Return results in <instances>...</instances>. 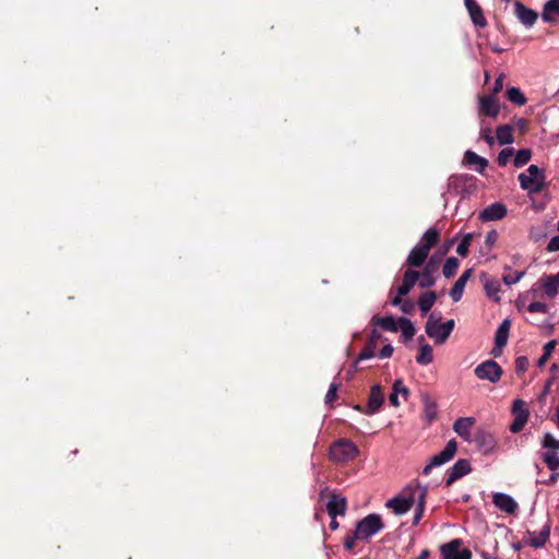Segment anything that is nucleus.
Segmentation results:
<instances>
[{
    "instance_id": "09e8293b",
    "label": "nucleus",
    "mask_w": 559,
    "mask_h": 559,
    "mask_svg": "<svg viewBox=\"0 0 559 559\" xmlns=\"http://www.w3.org/2000/svg\"><path fill=\"white\" fill-rule=\"evenodd\" d=\"M514 154V148L513 147H506L503 148L499 154H498V158H497V163L499 166L503 167L506 166L510 158L513 156Z\"/></svg>"
},
{
    "instance_id": "3c124183",
    "label": "nucleus",
    "mask_w": 559,
    "mask_h": 559,
    "mask_svg": "<svg viewBox=\"0 0 559 559\" xmlns=\"http://www.w3.org/2000/svg\"><path fill=\"white\" fill-rule=\"evenodd\" d=\"M530 366V360L526 356H519L515 359V372L518 376L523 374Z\"/></svg>"
},
{
    "instance_id": "473e14b6",
    "label": "nucleus",
    "mask_w": 559,
    "mask_h": 559,
    "mask_svg": "<svg viewBox=\"0 0 559 559\" xmlns=\"http://www.w3.org/2000/svg\"><path fill=\"white\" fill-rule=\"evenodd\" d=\"M497 141L500 145L511 144L513 142L512 127L502 124L497 128Z\"/></svg>"
},
{
    "instance_id": "4468645a",
    "label": "nucleus",
    "mask_w": 559,
    "mask_h": 559,
    "mask_svg": "<svg viewBox=\"0 0 559 559\" xmlns=\"http://www.w3.org/2000/svg\"><path fill=\"white\" fill-rule=\"evenodd\" d=\"M542 287L540 298L552 299L557 296L559 282L558 276L554 274L544 275L538 280V286Z\"/></svg>"
},
{
    "instance_id": "b1692460",
    "label": "nucleus",
    "mask_w": 559,
    "mask_h": 559,
    "mask_svg": "<svg viewBox=\"0 0 559 559\" xmlns=\"http://www.w3.org/2000/svg\"><path fill=\"white\" fill-rule=\"evenodd\" d=\"M428 255L429 253L417 245L411 250L406 259V264L408 265V269L414 270L415 267L423 266L426 260L428 259Z\"/></svg>"
},
{
    "instance_id": "5fc2aeb1",
    "label": "nucleus",
    "mask_w": 559,
    "mask_h": 559,
    "mask_svg": "<svg viewBox=\"0 0 559 559\" xmlns=\"http://www.w3.org/2000/svg\"><path fill=\"white\" fill-rule=\"evenodd\" d=\"M392 388H393V391L397 392L399 394H402L404 400H407V397L409 396L411 392H409L408 388H406L404 385V383L401 379L395 380Z\"/></svg>"
},
{
    "instance_id": "603ef678",
    "label": "nucleus",
    "mask_w": 559,
    "mask_h": 559,
    "mask_svg": "<svg viewBox=\"0 0 559 559\" xmlns=\"http://www.w3.org/2000/svg\"><path fill=\"white\" fill-rule=\"evenodd\" d=\"M542 445L543 448L554 449L555 451H557L559 450V440H556L551 433H546L544 436Z\"/></svg>"
},
{
    "instance_id": "de8ad7c7",
    "label": "nucleus",
    "mask_w": 559,
    "mask_h": 559,
    "mask_svg": "<svg viewBox=\"0 0 559 559\" xmlns=\"http://www.w3.org/2000/svg\"><path fill=\"white\" fill-rule=\"evenodd\" d=\"M416 493V491L419 492L418 497H415V503H417V507H420V509H425L426 506V498L428 493L427 487H420L419 485L416 486L414 489H412Z\"/></svg>"
},
{
    "instance_id": "e2e57ef3",
    "label": "nucleus",
    "mask_w": 559,
    "mask_h": 559,
    "mask_svg": "<svg viewBox=\"0 0 559 559\" xmlns=\"http://www.w3.org/2000/svg\"><path fill=\"white\" fill-rule=\"evenodd\" d=\"M547 251H549V252L559 251V235L555 236L550 239V241L547 245Z\"/></svg>"
},
{
    "instance_id": "7c9ffc66",
    "label": "nucleus",
    "mask_w": 559,
    "mask_h": 559,
    "mask_svg": "<svg viewBox=\"0 0 559 559\" xmlns=\"http://www.w3.org/2000/svg\"><path fill=\"white\" fill-rule=\"evenodd\" d=\"M437 300V294L432 290L421 294L418 298V307L421 311V316L427 314Z\"/></svg>"
},
{
    "instance_id": "37998d69",
    "label": "nucleus",
    "mask_w": 559,
    "mask_h": 559,
    "mask_svg": "<svg viewBox=\"0 0 559 559\" xmlns=\"http://www.w3.org/2000/svg\"><path fill=\"white\" fill-rule=\"evenodd\" d=\"M556 345H557V342L555 340L549 341L547 344H545L544 354L537 361L538 367H543L548 361L549 357L551 356L552 352L555 350Z\"/></svg>"
},
{
    "instance_id": "c756f323",
    "label": "nucleus",
    "mask_w": 559,
    "mask_h": 559,
    "mask_svg": "<svg viewBox=\"0 0 559 559\" xmlns=\"http://www.w3.org/2000/svg\"><path fill=\"white\" fill-rule=\"evenodd\" d=\"M474 442L478 448L484 449L485 452L489 451L495 445V439L491 433L479 429L474 436Z\"/></svg>"
},
{
    "instance_id": "58836bf2",
    "label": "nucleus",
    "mask_w": 559,
    "mask_h": 559,
    "mask_svg": "<svg viewBox=\"0 0 559 559\" xmlns=\"http://www.w3.org/2000/svg\"><path fill=\"white\" fill-rule=\"evenodd\" d=\"M485 290L489 298H492L496 301L500 300L499 292H500V283L497 280L487 281L485 283Z\"/></svg>"
},
{
    "instance_id": "0eeeda50",
    "label": "nucleus",
    "mask_w": 559,
    "mask_h": 559,
    "mask_svg": "<svg viewBox=\"0 0 559 559\" xmlns=\"http://www.w3.org/2000/svg\"><path fill=\"white\" fill-rule=\"evenodd\" d=\"M474 373L479 380H487L491 383H497L500 381L503 370L497 361L488 359L479 364L474 369Z\"/></svg>"
},
{
    "instance_id": "052dcab7",
    "label": "nucleus",
    "mask_w": 559,
    "mask_h": 559,
    "mask_svg": "<svg viewBox=\"0 0 559 559\" xmlns=\"http://www.w3.org/2000/svg\"><path fill=\"white\" fill-rule=\"evenodd\" d=\"M514 126L519 129L521 133H526L528 130V122L524 118H518L514 120Z\"/></svg>"
},
{
    "instance_id": "69168bd1",
    "label": "nucleus",
    "mask_w": 559,
    "mask_h": 559,
    "mask_svg": "<svg viewBox=\"0 0 559 559\" xmlns=\"http://www.w3.org/2000/svg\"><path fill=\"white\" fill-rule=\"evenodd\" d=\"M481 138L489 144L492 145L495 142L493 136L491 135L490 129H485L481 131Z\"/></svg>"
},
{
    "instance_id": "bb28decb",
    "label": "nucleus",
    "mask_w": 559,
    "mask_h": 559,
    "mask_svg": "<svg viewBox=\"0 0 559 559\" xmlns=\"http://www.w3.org/2000/svg\"><path fill=\"white\" fill-rule=\"evenodd\" d=\"M542 19L545 22L559 23V0H549L544 4Z\"/></svg>"
},
{
    "instance_id": "49530a36",
    "label": "nucleus",
    "mask_w": 559,
    "mask_h": 559,
    "mask_svg": "<svg viewBox=\"0 0 559 559\" xmlns=\"http://www.w3.org/2000/svg\"><path fill=\"white\" fill-rule=\"evenodd\" d=\"M508 270H509V272L503 274L502 280H503L504 284L509 285V286L518 283L525 275L524 271L510 272L509 267H508Z\"/></svg>"
},
{
    "instance_id": "a19ab883",
    "label": "nucleus",
    "mask_w": 559,
    "mask_h": 559,
    "mask_svg": "<svg viewBox=\"0 0 559 559\" xmlns=\"http://www.w3.org/2000/svg\"><path fill=\"white\" fill-rule=\"evenodd\" d=\"M532 157V152L528 148L519 150L515 154L513 164L515 167H522L526 165Z\"/></svg>"
},
{
    "instance_id": "a18cd8bd",
    "label": "nucleus",
    "mask_w": 559,
    "mask_h": 559,
    "mask_svg": "<svg viewBox=\"0 0 559 559\" xmlns=\"http://www.w3.org/2000/svg\"><path fill=\"white\" fill-rule=\"evenodd\" d=\"M526 310L531 313H535V312L547 313L549 311V307L547 304L542 302L539 300H532L527 305Z\"/></svg>"
},
{
    "instance_id": "1a4fd4ad",
    "label": "nucleus",
    "mask_w": 559,
    "mask_h": 559,
    "mask_svg": "<svg viewBox=\"0 0 559 559\" xmlns=\"http://www.w3.org/2000/svg\"><path fill=\"white\" fill-rule=\"evenodd\" d=\"M463 542L460 538L452 539L440 546L442 559H472L469 549H461Z\"/></svg>"
},
{
    "instance_id": "f03ea898",
    "label": "nucleus",
    "mask_w": 559,
    "mask_h": 559,
    "mask_svg": "<svg viewBox=\"0 0 559 559\" xmlns=\"http://www.w3.org/2000/svg\"><path fill=\"white\" fill-rule=\"evenodd\" d=\"M359 454L357 445L349 439H338L330 447V459L335 463H346L355 460Z\"/></svg>"
},
{
    "instance_id": "39448f33",
    "label": "nucleus",
    "mask_w": 559,
    "mask_h": 559,
    "mask_svg": "<svg viewBox=\"0 0 559 559\" xmlns=\"http://www.w3.org/2000/svg\"><path fill=\"white\" fill-rule=\"evenodd\" d=\"M415 504V492L411 487H407L403 495H399L386 501L385 507L391 509L396 515L407 513Z\"/></svg>"
},
{
    "instance_id": "338daca9",
    "label": "nucleus",
    "mask_w": 559,
    "mask_h": 559,
    "mask_svg": "<svg viewBox=\"0 0 559 559\" xmlns=\"http://www.w3.org/2000/svg\"><path fill=\"white\" fill-rule=\"evenodd\" d=\"M400 309L402 312L409 314V313H412V311L414 309V305L409 301L402 300V302L400 305Z\"/></svg>"
},
{
    "instance_id": "774afa93",
    "label": "nucleus",
    "mask_w": 559,
    "mask_h": 559,
    "mask_svg": "<svg viewBox=\"0 0 559 559\" xmlns=\"http://www.w3.org/2000/svg\"><path fill=\"white\" fill-rule=\"evenodd\" d=\"M389 402L393 407H399L400 406L399 393L392 390V392L389 395Z\"/></svg>"
},
{
    "instance_id": "2eb2a0df",
    "label": "nucleus",
    "mask_w": 559,
    "mask_h": 559,
    "mask_svg": "<svg viewBox=\"0 0 559 559\" xmlns=\"http://www.w3.org/2000/svg\"><path fill=\"white\" fill-rule=\"evenodd\" d=\"M347 510V500L337 493H331L326 503V512L330 518L344 515Z\"/></svg>"
},
{
    "instance_id": "ea45409f",
    "label": "nucleus",
    "mask_w": 559,
    "mask_h": 559,
    "mask_svg": "<svg viewBox=\"0 0 559 559\" xmlns=\"http://www.w3.org/2000/svg\"><path fill=\"white\" fill-rule=\"evenodd\" d=\"M527 419H528V414H525L524 412H521V414H518V416H514V419L510 426L511 432H513V433L520 432L526 425Z\"/></svg>"
},
{
    "instance_id": "7ed1b4c3",
    "label": "nucleus",
    "mask_w": 559,
    "mask_h": 559,
    "mask_svg": "<svg viewBox=\"0 0 559 559\" xmlns=\"http://www.w3.org/2000/svg\"><path fill=\"white\" fill-rule=\"evenodd\" d=\"M440 261H441V257H438V254L435 253L428 259L427 262H425L421 271L407 269L405 272L416 273L418 286L420 288H429L436 284V281H437L436 273L439 270Z\"/></svg>"
},
{
    "instance_id": "423d86ee",
    "label": "nucleus",
    "mask_w": 559,
    "mask_h": 559,
    "mask_svg": "<svg viewBox=\"0 0 559 559\" xmlns=\"http://www.w3.org/2000/svg\"><path fill=\"white\" fill-rule=\"evenodd\" d=\"M417 283V275L414 272H404L402 284L394 288L392 287L390 289L389 296H390V304L392 306H399L402 302V298L406 296L415 286Z\"/></svg>"
},
{
    "instance_id": "c03bdc74",
    "label": "nucleus",
    "mask_w": 559,
    "mask_h": 559,
    "mask_svg": "<svg viewBox=\"0 0 559 559\" xmlns=\"http://www.w3.org/2000/svg\"><path fill=\"white\" fill-rule=\"evenodd\" d=\"M473 237H474L473 234L464 235V237L461 239L460 243L457 245V248H456L457 254H460L461 257L467 255L468 248L471 246V241H472Z\"/></svg>"
},
{
    "instance_id": "a878e982",
    "label": "nucleus",
    "mask_w": 559,
    "mask_h": 559,
    "mask_svg": "<svg viewBox=\"0 0 559 559\" xmlns=\"http://www.w3.org/2000/svg\"><path fill=\"white\" fill-rule=\"evenodd\" d=\"M439 240L440 230L436 227H431L423 235L418 246L429 253L431 248L435 247Z\"/></svg>"
},
{
    "instance_id": "864d4df0",
    "label": "nucleus",
    "mask_w": 559,
    "mask_h": 559,
    "mask_svg": "<svg viewBox=\"0 0 559 559\" xmlns=\"http://www.w3.org/2000/svg\"><path fill=\"white\" fill-rule=\"evenodd\" d=\"M377 346L372 345L371 343L367 342L362 350L358 355V360H365L369 359L374 356V349Z\"/></svg>"
},
{
    "instance_id": "2f4dec72",
    "label": "nucleus",
    "mask_w": 559,
    "mask_h": 559,
    "mask_svg": "<svg viewBox=\"0 0 559 559\" xmlns=\"http://www.w3.org/2000/svg\"><path fill=\"white\" fill-rule=\"evenodd\" d=\"M421 401L424 404V414L426 419L430 423L437 417V403L436 401L427 393L421 395Z\"/></svg>"
},
{
    "instance_id": "4c0bfd02",
    "label": "nucleus",
    "mask_w": 559,
    "mask_h": 559,
    "mask_svg": "<svg viewBox=\"0 0 559 559\" xmlns=\"http://www.w3.org/2000/svg\"><path fill=\"white\" fill-rule=\"evenodd\" d=\"M538 286V281L536 283H534L531 287L530 290H527L525 293L524 296H522L519 301H518V307L519 309L521 308V306H524L525 301L528 300L530 298L531 299H536V298H540V294H542V287H537Z\"/></svg>"
},
{
    "instance_id": "a211bd4d",
    "label": "nucleus",
    "mask_w": 559,
    "mask_h": 559,
    "mask_svg": "<svg viewBox=\"0 0 559 559\" xmlns=\"http://www.w3.org/2000/svg\"><path fill=\"white\" fill-rule=\"evenodd\" d=\"M507 215V206L500 202L492 203L485 207L480 214L479 219L483 222L498 221Z\"/></svg>"
},
{
    "instance_id": "f8f14e48",
    "label": "nucleus",
    "mask_w": 559,
    "mask_h": 559,
    "mask_svg": "<svg viewBox=\"0 0 559 559\" xmlns=\"http://www.w3.org/2000/svg\"><path fill=\"white\" fill-rule=\"evenodd\" d=\"M510 326L511 322L509 319H504L498 326L495 334V347L491 352L495 357H499L501 355L502 348L507 345Z\"/></svg>"
},
{
    "instance_id": "0e129e2a",
    "label": "nucleus",
    "mask_w": 559,
    "mask_h": 559,
    "mask_svg": "<svg viewBox=\"0 0 559 559\" xmlns=\"http://www.w3.org/2000/svg\"><path fill=\"white\" fill-rule=\"evenodd\" d=\"M382 338V334L377 330L373 329L370 333L368 342L372 345L377 346L378 342Z\"/></svg>"
},
{
    "instance_id": "13d9d810",
    "label": "nucleus",
    "mask_w": 559,
    "mask_h": 559,
    "mask_svg": "<svg viewBox=\"0 0 559 559\" xmlns=\"http://www.w3.org/2000/svg\"><path fill=\"white\" fill-rule=\"evenodd\" d=\"M521 412L530 415L528 409L525 406V402L522 400H515L512 405V413L514 416H518Z\"/></svg>"
},
{
    "instance_id": "5701e85b",
    "label": "nucleus",
    "mask_w": 559,
    "mask_h": 559,
    "mask_svg": "<svg viewBox=\"0 0 559 559\" xmlns=\"http://www.w3.org/2000/svg\"><path fill=\"white\" fill-rule=\"evenodd\" d=\"M472 272L473 271L471 269L465 270L461 274V276L456 280L454 285L452 286V288L450 290V296L454 302H457L461 300L465 285H466L467 281L469 280V277L472 276Z\"/></svg>"
},
{
    "instance_id": "20e7f679",
    "label": "nucleus",
    "mask_w": 559,
    "mask_h": 559,
    "mask_svg": "<svg viewBox=\"0 0 559 559\" xmlns=\"http://www.w3.org/2000/svg\"><path fill=\"white\" fill-rule=\"evenodd\" d=\"M384 524L379 514L371 513L356 523V537L360 540H369L371 536L383 530Z\"/></svg>"
},
{
    "instance_id": "412c9836",
    "label": "nucleus",
    "mask_w": 559,
    "mask_h": 559,
    "mask_svg": "<svg viewBox=\"0 0 559 559\" xmlns=\"http://www.w3.org/2000/svg\"><path fill=\"white\" fill-rule=\"evenodd\" d=\"M464 3L474 25L481 28L487 26V20L484 15L483 9L476 0H464Z\"/></svg>"
},
{
    "instance_id": "f257e3e1",
    "label": "nucleus",
    "mask_w": 559,
    "mask_h": 559,
    "mask_svg": "<svg viewBox=\"0 0 559 559\" xmlns=\"http://www.w3.org/2000/svg\"><path fill=\"white\" fill-rule=\"evenodd\" d=\"M545 180V173L537 165H530L527 174L522 173L519 175L521 188L526 190L530 194L540 193L546 186Z\"/></svg>"
},
{
    "instance_id": "bf43d9fd",
    "label": "nucleus",
    "mask_w": 559,
    "mask_h": 559,
    "mask_svg": "<svg viewBox=\"0 0 559 559\" xmlns=\"http://www.w3.org/2000/svg\"><path fill=\"white\" fill-rule=\"evenodd\" d=\"M503 82H504V74L501 73L495 81L493 87H492V95L499 94L503 88Z\"/></svg>"
},
{
    "instance_id": "680f3d73",
    "label": "nucleus",
    "mask_w": 559,
    "mask_h": 559,
    "mask_svg": "<svg viewBox=\"0 0 559 559\" xmlns=\"http://www.w3.org/2000/svg\"><path fill=\"white\" fill-rule=\"evenodd\" d=\"M393 346L391 344H386L384 345L381 350L379 352V358L383 359V358H389L392 356L393 354Z\"/></svg>"
},
{
    "instance_id": "cd10ccee",
    "label": "nucleus",
    "mask_w": 559,
    "mask_h": 559,
    "mask_svg": "<svg viewBox=\"0 0 559 559\" xmlns=\"http://www.w3.org/2000/svg\"><path fill=\"white\" fill-rule=\"evenodd\" d=\"M464 162L469 166H475L476 170L480 174L485 171L488 166V160L473 151H466L464 154Z\"/></svg>"
},
{
    "instance_id": "9b49d317",
    "label": "nucleus",
    "mask_w": 559,
    "mask_h": 559,
    "mask_svg": "<svg viewBox=\"0 0 559 559\" xmlns=\"http://www.w3.org/2000/svg\"><path fill=\"white\" fill-rule=\"evenodd\" d=\"M550 528L551 521L547 520L543 528L538 533L527 531L526 535L523 537V543L535 549L544 547L550 537Z\"/></svg>"
},
{
    "instance_id": "dca6fc26",
    "label": "nucleus",
    "mask_w": 559,
    "mask_h": 559,
    "mask_svg": "<svg viewBox=\"0 0 559 559\" xmlns=\"http://www.w3.org/2000/svg\"><path fill=\"white\" fill-rule=\"evenodd\" d=\"M383 402H384V395L382 392V388L380 384H374L370 390V394L368 397V404H367L364 413L367 415L376 414L377 412H379Z\"/></svg>"
},
{
    "instance_id": "72a5a7b5",
    "label": "nucleus",
    "mask_w": 559,
    "mask_h": 559,
    "mask_svg": "<svg viewBox=\"0 0 559 559\" xmlns=\"http://www.w3.org/2000/svg\"><path fill=\"white\" fill-rule=\"evenodd\" d=\"M432 360V347L427 343L421 344L419 347V353L416 356L417 364L426 366L429 365Z\"/></svg>"
},
{
    "instance_id": "4be33fe9",
    "label": "nucleus",
    "mask_w": 559,
    "mask_h": 559,
    "mask_svg": "<svg viewBox=\"0 0 559 559\" xmlns=\"http://www.w3.org/2000/svg\"><path fill=\"white\" fill-rule=\"evenodd\" d=\"M456 449H457L456 442H455V440L452 439L447 443L445 448L440 453H438L431 457L430 462L436 467L441 466L444 463H447L453 459V456L455 455Z\"/></svg>"
},
{
    "instance_id": "c85d7f7f",
    "label": "nucleus",
    "mask_w": 559,
    "mask_h": 559,
    "mask_svg": "<svg viewBox=\"0 0 559 559\" xmlns=\"http://www.w3.org/2000/svg\"><path fill=\"white\" fill-rule=\"evenodd\" d=\"M370 323L374 326H380L383 330L390 331V332H397V330H399V323H397V321H395V319L392 316H388V317L373 316L371 318Z\"/></svg>"
},
{
    "instance_id": "aec40b11",
    "label": "nucleus",
    "mask_w": 559,
    "mask_h": 559,
    "mask_svg": "<svg viewBox=\"0 0 559 559\" xmlns=\"http://www.w3.org/2000/svg\"><path fill=\"white\" fill-rule=\"evenodd\" d=\"M479 111L486 117L496 118L500 112V105L493 95L479 97Z\"/></svg>"
},
{
    "instance_id": "f3484780",
    "label": "nucleus",
    "mask_w": 559,
    "mask_h": 559,
    "mask_svg": "<svg viewBox=\"0 0 559 559\" xmlns=\"http://www.w3.org/2000/svg\"><path fill=\"white\" fill-rule=\"evenodd\" d=\"M514 13L520 22L526 27L533 26L538 19L536 11L525 7L520 1H515L514 3Z\"/></svg>"
},
{
    "instance_id": "e433bc0d",
    "label": "nucleus",
    "mask_w": 559,
    "mask_h": 559,
    "mask_svg": "<svg viewBox=\"0 0 559 559\" xmlns=\"http://www.w3.org/2000/svg\"><path fill=\"white\" fill-rule=\"evenodd\" d=\"M459 265H460V261L457 260V258H455V257L448 258L442 267V273H443L444 277H447V278L453 277L459 269Z\"/></svg>"
},
{
    "instance_id": "c9c22d12",
    "label": "nucleus",
    "mask_w": 559,
    "mask_h": 559,
    "mask_svg": "<svg viewBox=\"0 0 559 559\" xmlns=\"http://www.w3.org/2000/svg\"><path fill=\"white\" fill-rule=\"evenodd\" d=\"M507 98L509 102L518 105L524 106L527 102V98L523 94V92L519 87H510L507 90Z\"/></svg>"
},
{
    "instance_id": "9d476101",
    "label": "nucleus",
    "mask_w": 559,
    "mask_h": 559,
    "mask_svg": "<svg viewBox=\"0 0 559 559\" xmlns=\"http://www.w3.org/2000/svg\"><path fill=\"white\" fill-rule=\"evenodd\" d=\"M475 177L472 175H453L449 179V191L455 194L471 193L475 188Z\"/></svg>"
},
{
    "instance_id": "6ab92c4d",
    "label": "nucleus",
    "mask_w": 559,
    "mask_h": 559,
    "mask_svg": "<svg viewBox=\"0 0 559 559\" xmlns=\"http://www.w3.org/2000/svg\"><path fill=\"white\" fill-rule=\"evenodd\" d=\"M492 502L499 510L508 514H514L519 508L516 501L510 495L502 492L495 493L492 496Z\"/></svg>"
},
{
    "instance_id": "6e6d98bb",
    "label": "nucleus",
    "mask_w": 559,
    "mask_h": 559,
    "mask_svg": "<svg viewBox=\"0 0 559 559\" xmlns=\"http://www.w3.org/2000/svg\"><path fill=\"white\" fill-rule=\"evenodd\" d=\"M499 238V234L496 229H492L486 234L485 246L488 250H491Z\"/></svg>"
},
{
    "instance_id": "79ce46f5",
    "label": "nucleus",
    "mask_w": 559,
    "mask_h": 559,
    "mask_svg": "<svg viewBox=\"0 0 559 559\" xmlns=\"http://www.w3.org/2000/svg\"><path fill=\"white\" fill-rule=\"evenodd\" d=\"M543 459L550 471L556 472L559 468V456L556 451L544 453Z\"/></svg>"
},
{
    "instance_id": "393cba45",
    "label": "nucleus",
    "mask_w": 559,
    "mask_h": 559,
    "mask_svg": "<svg viewBox=\"0 0 559 559\" xmlns=\"http://www.w3.org/2000/svg\"><path fill=\"white\" fill-rule=\"evenodd\" d=\"M475 424L473 417H460L454 421L453 430L464 440H469L471 428Z\"/></svg>"
},
{
    "instance_id": "6e6552de",
    "label": "nucleus",
    "mask_w": 559,
    "mask_h": 559,
    "mask_svg": "<svg viewBox=\"0 0 559 559\" xmlns=\"http://www.w3.org/2000/svg\"><path fill=\"white\" fill-rule=\"evenodd\" d=\"M454 320H448L444 323L438 322L432 325V323H426L425 330L427 335L435 341L436 344H443L454 329Z\"/></svg>"
},
{
    "instance_id": "ddd939ff",
    "label": "nucleus",
    "mask_w": 559,
    "mask_h": 559,
    "mask_svg": "<svg viewBox=\"0 0 559 559\" xmlns=\"http://www.w3.org/2000/svg\"><path fill=\"white\" fill-rule=\"evenodd\" d=\"M472 471L471 463L468 460L460 459L448 471L445 479V486L449 487L454 484L461 477L467 475Z\"/></svg>"
},
{
    "instance_id": "f704fd0d",
    "label": "nucleus",
    "mask_w": 559,
    "mask_h": 559,
    "mask_svg": "<svg viewBox=\"0 0 559 559\" xmlns=\"http://www.w3.org/2000/svg\"><path fill=\"white\" fill-rule=\"evenodd\" d=\"M397 323L399 329H401L402 331V336L404 337L405 341L411 340L415 335L416 330L409 319L405 317H400L397 319Z\"/></svg>"
},
{
    "instance_id": "8fccbe9b",
    "label": "nucleus",
    "mask_w": 559,
    "mask_h": 559,
    "mask_svg": "<svg viewBox=\"0 0 559 559\" xmlns=\"http://www.w3.org/2000/svg\"><path fill=\"white\" fill-rule=\"evenodd\" d=\"M357 540H360V537H356V531L354 530L345 536L343 542L344 549L346 551H352L355 548Z\"/></svg>"
},
{
    "instance_id": "4d7b16f0",
    "label": "nucleus",
    "mask_w": 559,
    "mask_h": 559,
    "mask_svg": "<svg viewBox=\"0 0 559 559\" xmlns=\"http://www.w3.org/2000/svg\"><path fill=\"white\" fill-rule=\"evenodd\" d=\"M338 386H340V384H337L335 382L331 383V385H330V388L328 390V393L325 395V403L326 404H331V403H333L336 400Z\"/></svg>"
}]
</instances>
